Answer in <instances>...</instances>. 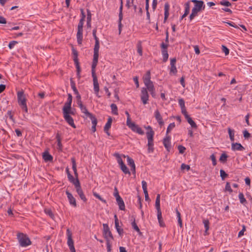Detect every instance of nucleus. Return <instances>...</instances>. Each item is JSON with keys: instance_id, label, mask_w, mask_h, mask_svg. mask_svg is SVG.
<instances>
[{"instance_id": "23", "label": "nucleus", "mask_w": 252, "mask_h": 252, "mask_svg": "<svg viewBox=\"0 0 252 252\" xmlns=\"http://www.w3.org/2000/svg\"><path fill=\"white\" fill-rule=\"evenodd\" d=\"M114 218H115V227L117 230V231L118 232V233H119V234L120 236H122L124 233V230L122 228H121L120 226H119V220L118 219V218H117L116 215H115L114 216Z\"/></svg>"}, {"instance_id": "51", "label": "nucleus", "mask_w": 252, "mask_h": 252, "mask_svg": "<svg viewBox=\"0 0 252 252\" xmlns=\"http://www.w3.org/2000/svg\"><path fill=\"white\" fill-rule=\"evenodd\" d=\"M220 4L226 6H231L232 5L231 3L226 0H222L220 2Z\"/></svg>"}, {"instance_id": "28", "label": "nucleus", "mask_w": 252, "mask_h": 252, "mask_svg": "<svg viewBox=\"0 0 252 252\" xmlns=\"http://www.w3.org/2000/svg\"><path fill=\"white\" fill-rule=\"evenodd\" d=\"M42 157L45 161H51L53 160V157L47 151L43 153Z\"/></svg>"}, {"instance_id": "61", "label": "nucleus", "mask_w": 252, "mask_h": 252, "mask_svg": "<svg viewBox=\"0 0 252 252\" xmlns=\"http://www.w3.org/2000/svg\"><path fill=\"white\" fill-rule=\"evenodd\" d=\"M106 245L107 252H110L111 251V245L110 244V240L106 241Z\"/></svg>"}, {"instance_id": "49", "label": "nucleus", "mask_w": 252, "mask_h": 252, "mask_svg": "<svg viewBox=\"0 0 252 252\" xmlns=\"http://www.w3.org/2000/svg\"><path fill=\"white\" fill-rule=\"evenodd\" d=\"M175 124L174 123L170 124L166 130V134H168V133H169L171 130L175 127Z\"/></svg>"}, {"instance_id": "37", "label": "nucleus", "mask_w": 252, "mask_h": 252, "mask_svg": "<svg viewBox=\"0 0 252 252\" xmlns=\"http://www.w3.org/2000/svg\"><path fill=\"white\" fill-rule=\"evenodd\" d=\"M160 195L159 194H158L157 195L156 202H155V207L157 210L160 209Z\"/></svg>"}, {"instance_id": "52", "label": "nucleus", "mask_w": 252, "mask_h": 252, "mask_svg": "<svg viewBox=\"0 0 252 252\" xmlns=\"http://www.w3.org/2000/svg\"><path fill=\"white\" fill-rule=\"evenodd\" d=\"M203 223L205 228V232H206L209 229V221L207 220H203Z\"/></svg>"}, {"instance_id": "47", "label": "nucleus", "mask_w": 252, "mask_h": 252, "mask_svg": "<svg viewBox=\"0 0 252 252\" xmlns=\"http://www.w3.org/2000/svg\"><path fill=\"white\" fill-rule=\"evenodd\" d=\"M228 132L229 134V136L230 137V139L231 141H234V133L233 130H232L230 128H228Z\"/></svg>"}, {"instance_id": "21", "label": "nucleus", "mask_w": 252, "mask_h": 252, "mask_svg": "<svg viewBox=\"0 0 252 252\" xmlns=\"http://www.w3.org/2000/svg\"><path fill=\"white\" fill-rule=\"evenodd\" d=\"M88 117H89L92 121V126L91 130L93 132H94L96 131V126L97 125V120L95 117L92 114L88 116Z\"/></svg>"}, {"instance_id": "1", "label": "nucleus", "mask_w": 252, "mask_h": 252, "mask_svg": "<svg viewBox=\"0 0 252 252\" xmlns=\"http://www.w3.org/2000/svg\"><path fill=\"white\" fill-rule=\"evenodd\" d=\"M191 1L194 3V5L189 17L190 21L192 20L195 17L198 15V12L204 10L205 8V5L202 0H191Z\"/></svg>"}, {"instance_id": "48", "label": "nucleus", "mask_w": 252, "mask_h": 252, "mask_svg": "<svg viewBox=\"0 0 252 252\" xmlns=\"http://www.w3.org/2000/svg\"><path fill=\"white\" fill-rule=\"evenodd\" d=\"M93 195L94 196H95L96 198L98 199L99 200H100L101 202H102L104 203H106V200L105 199H104L102 198L99 194H98L97 193L95 192H93Z\"/></svg>"}, {"instance_id": "60", "label": "nucleus", "mask_w": 252, "mask_h": 252, "mask_svg": "<svg viewBox=\"0 0 252 252\" xmlns=\"http://www.w3.org/2000/svg\"><path fill=\"white\" fill-rule=\"evenodd\" d=\"M181 168L182 170L186 169L187 171H189L190 169V166L189 165L183 163L181 165Z\"/></svg>"}, {"instance_id": "62", "label": "nucleus", "mask_w": 252, "mask_h": 252, "mask_svg": "<svg viewBox=\"0 0 252 252\" xmlns=\"http://www.w3.org/2000/svg\"><path fill=\"white\" fill-rule=\"evenodd\" d=\"M225 190L229 191L230 192H232V189L231 188V186L230 183L227 182L225 185Z\"/></svg>"}, {"instance_id": "2", "label": "nucleus", "mask_w": 252, "mask_h": 252, "mask_svg": "<svg viewBox=\"0 0 252 252\" xmlns=\"http://www.w3.org/2000/svg\"><path fill=\"white\" fill-rule=\"evenodd\" d=\"M17 239H18L19 246L22 248L27 247L32 244L28 235L22 232L17 233Z\"/></svg>"}, {"instance_id": "58", "label": "nucleus", "mask_w": 252, "mask_h": 252, "mask_svg": "<svg viewBox=\"0 0 252 252\" xmlns=\"http://www.w3.org/2000/svg\"><path fill=\"white\" fill-rule=\"evenodd\" d=\"M170 72V73H172L173 74H176L177 73V69L176 67V65L171 66Z\"/></svg>"}, {"instance_id": "13", "label": "nucleus", "mask_w": 252, "mask_h": 252, "mask_svg": "<svg viewBox=\"0 0 252 252\" xmlns=\"http://www.w3.org/2000/svg\"><path fill=\"white\" fill-rule=\"evenodd\" d=\"M76 183L75 186L76 190V192L79 195L80 198L84 202H86L87 201V199L86 198L85 195H84L83 191L81 189V187L80 185V183H78L77 181H76Z\"/></svg>"}, {"instance_id": "46", "label": "nucleus", "mask_w": 252, "mask_h": 252, "mask_svg": "<svg viewBox=\"0 0 252 252\" xmlns=\"http://www.w3.org/2000/svg\"><path fill=\"white\" fill-rule=\"evenodd\" d=\"M70 86L74 94H77L78 93V91L75 86V82L72 80V79H70Z\"/></svg>"}, {"instance_id": "22", "label": "nucleus", "mask_w": 252, "mask_h": 252, "mask_svg": "<svg viewBox=\"0 0 252 252\" xmlns=\"http://www.w3.org/2000/svg\"><path fill=\"white\" fill-rule=\"evenodd\" d=\"M127 161L128 165L131 167V170L133 174H135V165L134 161L132 158L127 156Z\"/></svg>"}, {"instance_id": "32", "label": "nucleus", "mask_w": 252, "mask_h": 252, "mask_svg": "<svg viewBox=\"0 0 252 252\" xmlns=\"http://www.w3.org/2000/svg\"><path fill=\"white\" fill-rule=\"evenodd\" d=\"M112 123V118L111 117H109L108 119L107 122L104 127V130H109L111 126Z\"/></svg>"}, {"instance_id": "25", "label": "nucleus", "mask_w": 252, "mask_h": 252, "mask_svg": "<svg viewBox=\"0 0 252 252\" xmlns=\"http://www.w3.org/2000/svg\"><path fill=\"white\" fill-rule=\"evenodd\" d=\"M231 149L233 151H242L245 150V148L240 143H233L231 145Z\"/></svg>"}, {"instance_id": "43", "label": "nucleus", "mask_w": 252, "mask_h": 252, "mask_svg": "<svg viewBox=\"0 0 252 252\" xmlns=\"http://www.w3.org/2000/svg\"><path fill=\"white\" fill-rule=\"evenodd\" d=\"M238 196L241 203L244 204L247 203V201L244 197V195L243 193H239Z\"/></svg>"}, {"instance_id": "18", "label": "nucleus", "mask_w": 252, "mask_h": 252, "mask_svg": "<svg viewBox=\"0 0 252 252\" xmlns=\"http://www.w3.org/2000/svg\"><path fill=\"white\" fill-rule=\"evenodd\" d=\"M65 193L67 195L70 204L72 205L73 207H76L77 204L75 198L68 190H66L65 191Z\"/></svg>"}, {"instance_id": "64", "label": "nucleus", "mask_w": 252, "mask_h": 252, "mask_svg": "<svg viewBox=\"0 0 252 252\" xmlns=\"http://www.w3.org/2000/svg\"><path fill=\"white\" fill-rule=\"evenodd\" d=\"M45 212L46 214H48L51 218H53L54 215L51 210L46 209V210H45Z\"/></svg>"}, {"instance_id": "26", "label": "nucleus", "mask_w": 252, "mask_h": 252, "mask_svg": "<svg viewBox=\"0 0 252 252\" xmlns=\"http://www.w3.org/2000/svg\"><path fill=\"white\" fill-rule=\"evenodd\" d=\"M170 5L168 2H166L164 4V23H165L167 18H168L169 13Z\"/></svg>"}, {"instance_id": "7", "label": "nucleus", "mask_w": 252, "mask_h": 252, "mask_svg": "<svg viewBox=\"0 0 252 252\" xmlns=\"http://www.w3.org/2000/svg\"><path fill=\"white\" fill-rule=\"evenodd\" d=\"M84 20L80 19L77 27V40L79 45H81L83 41V31Z\"/></svg>"}, {"instance_id": "12", "label": "nucleus", "mask_w": 252, "mask_h": 252, "mask_svg": "<svg viewBox=\"0 0 252 252\" xmlns=\"http://www.w3.org/2000/svg\"><path fill=\"white\" fill-rule=\"evenodd\" d=\"M67 236V245L69 248L71 252H75V249L74 246V242L72 238V233L69 229L66 230Z\"/></svg>"}, {"instance_id": "45", "label": "nucleus", "mask_w": 252, "mask_h": 252, "mask_svg": "<svg viewBox=\"0 0 252 252\" xmlns=\"http://www.w3.org/2000/svg\"><path fill=\"white\" fill-rule=\"evenodd\" d=\"M111 108L112 110V112L114 115H118V108L117 105L115 104H111Z\"/></svg>"}, {"instance_id": "29", "label": "nucleus", "mask_w": 252, "mask_h": 252, "mask_svg": "<svg viewBox=\"0 0 252 252\" xmlns=\"http://www.w3.org/2000/svg\"><path fill=\"white\" fill-rule=\"evenodd\" d=\"M155 132L154 130L148 131L146 132L147 138L148 139V142L150 144V142H152V141H154V135Z\"/></svg>"}, {"instance_id": "5", "label": "nucleus", "mask_w": 252, "mask_h": 252, "mask_svg": "<svg viewBox=\"0 0 252 252\" xmlns=\"http://www.w3.org/2000/svg\"><path fill=\"white\" fill-rule=\"evenodd\" d=\"M71 162H72V169L73 170L74 174L76 179H74V178L70 174V173H68V174H67V175L68 180L71 183H72L74 186H75L76 183V181H77L78 183H80V182H79V180L78 178V174L77 170V167H76L75 159L74 158H72L71 159Z\"/></svg>"}, {"instance_id": "20", "label": "nucleus", "mask_w": 252, "mask_h": 252, "mask_svg": "<svg viewBox=\"0 0 252 252\" xmlns=\"http://www.w3.org/2000/svg\"><path fill=\"white\" fill-rule=\"evenodd\" d=\"M72 101V96L70 94H68V98L67 101L64 103V105L62 110H67L71 106Z\"/></svg>"}, {"instance_id": "39", "label": "nucleus", "mask_w": 252, "mask_h": 252, "mask_svg": "<svg viewBox=\"0 0 252 252\" xmlns=\"http://www.w3.org/2000/svg\"><path fill=\"white\" fill-rule=\"evenodd\" d=\"M56 138L57 139L58 149L59 151H62V148H63V145H62V144L61 143V139L60 138V137L59 134H58L57 135Z\"/></svg>"}, {"instance_id": "31", "label": "nucleus", "mask_w": 252, "mask_h": 252, "mask_svg": "<svg viewBox=\"0 0 252 252\" xmlns=\"http://www.w3.org/2000/svg\"><path fill=\"white\" fill-rule=\"evenodd\" d=\"M143 81L144 84L152 82L151 81V73L149 70L147 71L145 76L143 77Z\"/></svg>"}, {"instance_id": "10", "label": "nucleus", "mask_w": 252, "mask_h": 252, "mask_svg": "<svg viewBox=\"0 0 252 252\" xmlns=\"http://www.w3.org/2000/svg\"><path fill=\"white\" fill-rule=\"evenodd\" d=\"M63 114L65 121L67 124L73 128H76V126L74 124L73 119L72 117L68 114L67 110H63Z\"/></svg>"}, {"instance_id": "3", "label": "nucleus", "mask_w": 252, "mask_h": 252, "mask_svg": "<svg viewBox=\"0 0 252 252\" xmlns=\"http://www.w3.org/2000/svg\"><path fill=\"white\" fill-rule=\"evenodd\" d=\"M17 101L19 106L23 110V111L28 112V107L27 105V97L26 94H24V91H18L17 93Z\"/></svg>"}, {"instance_id": "30", "label": "nucleus", "mask_w": 252, "mask_h": 252, "mask_svg": "<svg viewBox=\"0 0 252 252\" xmlns=\"http://www.w3.org/2000/svg\"><path fill=\"white\" fill-rule=\"evenodd\" d=\"M185 118L187 120L188 122L192 128H196L197 125L192 120L191 118L189 115L186 116Z\"/></svg>"}, {"instance_id": "63", "label": "nucleus", "mask_w": 252, "mask_h": 252, "mask_svg": "<svg viewBox=\"0 0 252 252\" xmlns=\"http://www.w3.org/2000/svg\"><path fill=\"white\" fill-rule=\"evenodd\" d=\"M243 135H244V137L246 139H248V138H250L251 136V134L247 130H245L243 131Z\"/></svg>"}, {"instance_id": "36", "label": "nucleus", "mask_w": 252, "mask_h": 252, "mask_svg": "<svg viewBox=\"0 0 252 252\" xmlns=\"http://www.w3.org/2000/svg\"><path fill=\"white\" fill-rule=\"evenodd\" d=\"M161 53L163 57V62L165 63L167 62L168 58L167 50H162Z\"/></svg>"}, {"instance_id": "11", "label": "nucleus", "mask_w": 252, "mask_h": 252, "mask_svg": "<svg viewBox=\"0 0 252 252\" xmlns=\"http://www.w3.org/2000/svg\"><path fill=\"white\" fill-rule=\"evenodd\" d=\"M126 125L133 132H136L140 135H143L144 134V132L141 129V128L140 127H139L138 125H136L134 122H131L129 123L126 124Z\"/></svg>"}, {"instance_id": "15", "label": "nucleus", "mask_w": 252, "mask_h": 252, "mask_svg": "<svg viewBox=\"0 0 252 252\" xmlns=\"http://www.w3.org/2000/svg\"><path fill=\"white\" fill-rule=\"evenodd\" d=\"M140 96L141 101H142L143 104H146L148 103L149 95L148 93L147 89L145 88H143L142 89Z\"/></svg>"}, {"instance_id": "9", "label": "nucleus", "mask_w": 252, "mask_h": 252, "mask_svg": "<svg viewBox=\"0 0 252 252\" xmlns=\"http://www.w3.org/2000/svg\"><path fill=\"white\" fill-rule=\"evenodd\" d=\"M103 236L106 241L113 240L114 237L107 224H103Z\"/></svg>"}, {"instance_id": "24", "label": "nucleus", "mask_w": 252, "mask_h": 252, "mask_svg": "<svg viewBox=\"0 0 252 252\" xmlns=\"http://www.w3.org/2000/svg\"><path fill=\"white\" fill-rule=\"evenodd\" d=\"M163 144L166 150L169 152L171 149L170 137L169 136H167L163 139Z\"/></svg>"}, {"instance_id": "44", "label": "nucleus", "mask_w": 252, "mask_h": 252, "mask_svg": "<svg viewBox=\"0 0 252 252\" xmlns=\"http://www.w3.org/2000/svg\"><path fill=\"white\" fill-rule=\"evenodd\" d=\"M147 146L148 147V151L149 153H153L154 152V141H152V142H150V144L149 143V142H148Z\"/></svg>"}, {"instance_id": "42", "label": "nucleus", "mask_w": 252, "mask_h": 252, "mask_svg": "<svg viewBox=\"0 0 252 252\" xmlns=\"http://www.w3.org/2000/svg\"><path fill=\"white\" fill-rule=\"evenodd\" d=\"M114 156L117 158V162L120 165H122V164L124 163L119 154L115 153Z\"/></svg>"}, {"instance_id": "53", "label": "nucleus", "mask_w": 252, "mask_h": 252, "mask_svg": "<svg viewBox=\"0 0 252 252\" xmlns=\"http://www.w3.org/2000/svg\"><path fill=\"white\" fill-rule=\"evenodd\" d=\"M178 149L179 151V153L183 154L185 152L186 149L182 145H179L178 146Z\"/></svg>"}, {"instance_id": "56", "label": "nucleus", "mask_w": 252, "mask_h": 252, "mask_svg": "<svg viewBox=\"0 0 252 252\" xmlns=\"http://www.w3.org/2000/svg\"><path fill=\"white\" fill-rule=\"evenodd\" d=\"M246 231V226L244 225H242V229L238 233V237H241L244 235V233Z\"/></svg>"}, {"instance_id": "19", "label": "nucleus", "mask_w": 252, "mask_h": 252, "mask_svg": "<svg viewBox=\"0 0 252 252\" xmlns=\"http://www.w3.org/2000/svg\"><path fill=\"white\" fill-rule=\"evenodd\" d=\"M155 117L160 127L164 125V123L163 121L162 116L158 110H156L155 112Z\"/></svg>"}, {"instance_id": "50", "label": "nucleus", "mask_w": 252, "mask_h": 252, "mask_svg": "<svg viewBox=\"0 0 252 252\" xmlns=\"http://www.w3.org/2000/svg\"><path fill=\"white\" fill-rule=\"evenodd\" d=\"M220 176L222 180H224L225 178L228 177V175L225 173L223 169L220 170Z\"/></svg>"}, {"instance_id": "6", "label": "nucleus", "mask_w": 252, "mask_h": 252, "mask_svg": "<svg viewBox=\"0 0 252 252\" xmlns=\"http://www.w3.org/2000/svg\"><path fill=\"white\" fill-rule=\"evenodd\" d=\"M96 28L93 31V35L95 40V44L94 48V56L93 61H98L99 56V39L96 35Z\"/></svg>"}, {"instance_id": "41", "label": "nucleus", "mask_w": 252, "mask_h": 252, "mask_svg": "<svg viewBox=\"0 0 252 252\" xmlns=\"http://www.w3.org/2000/svg\"><path fill=\"white\" fill-rule=\"evenodd\" d=\"M228 156L225 153H223L221 155L219 160L222 163H225L227 161Z\"/></svg>"}, {"instance_id": "38", "label": "nucleus", "mask_w": 252, "mask_h": 252, "mask_svg": "<svg viewBox=\"0 0 252 252\" xmlns=\"http://www.w3.org/2000/svg\"><path fill=\"white\" fill-rule=\"evenodd\" d=\"M191 2V0L190 1H188V2H187L185 4V14H186V15H188L189 12V10H190V2Z\"/></svg>"}, {"instance_id": "54", "label": "nucleus", "mask_w": 252, "mask_h": 252, "mask_svg": "<svg viewBox=\"0 0 252 252\" xmlns=\"http://www.w3.org/2000/svg\"><path fill=\"white\" fill-rule=\"evenodd\" d=\"M210 158H211V159L212 161L213 165L214 166L216 165V164H217V160H216V157H215V155L214 154H212L211 155Z\"/></svg>"}, {"instance_id": "57", "label": "nucleus", "mask_w": 252, "mask_h": 252, "mask_svg": "<svg viewBox=\"0 0 252 252\" xmlns=\"http://www.w3.org/2000/svg\"><path fill=\"white\" fill-rule=\"evenodd\" d=\"M222 50L225 55H227L229 53V50L224 45H222Z\"/></svg>"}, {"instance_id": "40", "label": "nucleus", "mask_w": 252, "mask_h": 252, "mask_svg": "<svg viewBox=\"0 0 252 252\" xmlns=\"http://www.w3.org/2000/svg\"><path fill=\"white\" fill-rule=\"evenodd\" d=\"M137 52L139 54L140 56H142V42L141 41H138L137 44Z\"/></svg>"}, {"instance_id": "33", "label": "nucleus", "mask_w": 252, "mask_h": 252, "mask_svg": "<svg viewBox=\"0 0 252 252\" xmlns=\"http://www.w3.org/2000/svg\"><path fill=\"white\" fill-rule=\"evenodd\" d=\"M131 226H132V228H133V229H134L136 231H137L139 233V235L142 234V232L140 231L138 226H137V225L136 224V223L135 222V218H133V220L131 222Z\"/></svg>"}, {"instance_id": "8", "label": "nucleus", "mask_w": 252, "mask_h": 252, "mask_svg": "<svg viewBox=\"0 0 252 252\" xmlns=\"http://www.w3.org/2000/svg\"><path fill=\"white\" fill-rule=\"evenodd\" d=\"M72 51L73 56V61L74 62V63L77 69V75L78 78L79 79L80 78L81 68L78 59V52L76 49H74V47H72Z\"/></svg>"}, {"instance_id": "27", "label": "nucleus", "mask_w": 252, "mask_h": 252, "mask_svg": "<svg viewBox=\"0 0 252 252\" xmlns=\"http://www.w3.org/2000/svg\"><path fill=\"white\" fill-rule=\"evenodd\" d=\"M118 205H119V207L120 210H125V205L124 202L122 198V197H119L116 198Z\"/></svg>"}, {"instance_id": "55", "label": "nucleus", "mask_w": 252, "mask_h": 252, "mask_svg": "<svg viewBox=\"0 0 252 252\" xmlns=\"http://www.w3.org/2000/svg\"><path fill=\"white\" fill-rule=\"evenodd\" d=\"M178 102H179V104L181 108H184L185 107V101L183 98H180L179 99Z\"/></svg>"}, {"instance_id": "16", "label": "nucleus", "mask_w": 252, "mask_h": 252, "mask_svg": "<svg viewBox=\"0 0 252 252\" xmlns=\"http://www.w3.org/2000/svg\"><path fill=\"white\" fill-rule=\"evenodd\" d=\"M144 84L146 86V89L150 92L152 96L154 98L156 97V94L153 82L145 83Z\"/></svg>"}, {"instance_id": "14", "label": "nucleus", "mask_w": 252, "mask_h": 252, "mask_svg": "<svg viewBox=\"0 0 252 252\" xmlns=\"http://www.w3.org/2000/svg\"><path fill=\"white\" fill-rule=\"evenodd\" d=\"M123 1L121 0V5L119 8V20H118V28H119V34H121L122 29L123 27V25L122 24V21L123 20Z\"/></svg>"}, {"instance_id": "35", "label": "nucleus", "mask_w": 252, "mask_h": 252, "mask_svg": "<svg viewBox=\"0 0 252 252\" xmlns=\"http://www.w3.org/2000/svg\"><path fill=\"white\" fill-rule=\"evenodd\" d=\"M121 169L122 171L126 174H128L129 175L130 174V172L129 171L128 169L125 165V163L122 164V165H120Z\"/></svg>"}, {"instance_id": "4", "label": "nucleus", "mask_w": 252, "mask_h": 252, "mask_svg": "<svg viewBox=\"0 0 252 252\" xmlns=\"http://www.w3.org/2000/svg\"><path fill=\"white\" fill-rule=\"evenodd\" d=\"M97 63L98 61H93L92 64V75L93 78L94 88V93L96 95H98L99 91V84L95 72V68L97 65Z\"/></svg>"}, {"instance_id": "59", "label": "nucleus", "mask_w": 252, "mask_h": 252, "mask_svg": "<svg viewBox=\"0 0 252 252\" xmlns=\"http://www.w3.org/2000/svg\"><path fill=\"white\" fill-rule=\"evenodd\" d=\"M157 210V217L158 220H161L162 219V213L160 209L159 210Z\"/></svg>"}, {"instance_id": "17", "label": "nucleus", "mask_w": 252, "mask_h": 252, "mask_svg": "<svg viewBox=\"0 0 252 252\" xmlns=\"http://www.w3.org/2000/svg\"><path fill=\"white\" fill-rule=\"evenodd\" d=\"M14 112H12L11 111H8L6 114V121L7 123L11 124L13 126L15 124V120L14 118Z\"/></svg>"}, {"instance_id": "34", "label": "nucleus", "mask_w": 252, "mask_h": 252, "mask_svg": "<svg viewBox=\"0 0 252 252\" xmlns=\"http://www.w3.org/2000/svg\"><path fill=\"white\" fill-rule=\"evenodd\" d=\"M79 108H80V109H81V110L82 112V113H84V114L86 115V116L87 117H88V116H89L90 115H91V114H92V113H90V112L88 111V110H87V109L86 107V106H85L84 105H83V104L82 105L80 106L79 107Z\"/></svg>"}]
</instances>
